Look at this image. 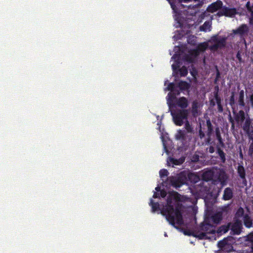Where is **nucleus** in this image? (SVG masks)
<instances>
[{
    "label": "nucleus",
    "mask_w": 253,
    "mask_h": 253,
    "mask_svg": "<svg viewBox=\"0 0 253 253\" xmlns=\"http://www.w3.org/2000/svg\"><path fill=\"white\" fill-rule=\"evenodd\" d=\"M223 7L222 2L220 0H217L209 5L207 10L210 12L213 13L218 10L220 9V10Z\"/></svg>",
    "instance_id": "nucleus-8"
},
{
    "label": "nucleus",
    "mask_w": 253,
    "mask_h": 253,
    "mask_svg": "<svg viewBox=\"0 0 253 253\" xmlns=\"http://www.w3.org/2000/svg\"><path fill=\"white\" fill-rule=\"evenodd\" d=\"M199 136L201 139L203 138L205 136V134L202 130L201 127H200V128L199 130Z\"/></svg>",
    "instance_id": "nucleus-44"
},
{
    "label": "nucleus",
    "mask_w": 253,
    "mask_h": 253,
    "mask_svg": "<svg viewBox=\"0 0 253 253\" xmlns=\"http://www.w3.org/2000/svg\"><path fill=\"white\" fill-rule=\"evenodd\" d=\"M227 176L225 173L224 171L220 172L219 173L218 179L219 181L222 184H224V183L226 182L227 180Z\"/></svg>",
    "instance_id": "nucleus-27"
},
{
    "label": "nucleus",
    "mask_w": 253,
    "mask_h": 253,
    "mask_svg": "<svg viewBox=\"0 0 253 253\" xmlns=\"http://www.w3.org/2000/svg\"><path fill=\"white\" fill-rule=\"evenodd\" d=\"M153 197L154 198H159V193H158L157 192H155L154 193V194H153Z\"/></svg>",
    "instance_id": "nucleus-54"
},
{
    "label": "nucleus",
    "mask_w": 253,
    "mask_h": 253,
    "mask_svg": "<svg viewBox=\"0 0 253 253\" xmlns=\"http://www.w3.org/2000/svg\"><path fill=\"white\" fill-rule=\"evenodd\" d=\"M159 174L160 177L163 178L168 175L169 172L166 169H162L160 170Z\"/></svg>",
    "instance_id": "nucleus-38"
},
{
    "label": "nucleus",
    "mask_w": 253,
    "mask_h": 253,
    "mask_svg": "<svg viewBox=\"0 0 253 253\" xmlns=\"http://www.w3.org/2000/svg\"><path fill=\"white\" fill-rule=\"evenodd\" d=\"M221 147H219V146H216V153L220 157V159L221 161L224 163L226 161V156L225 154L223 152V151L221 149Z\"/></svg>",
    "instance_id": "nucleus-19"
},
{
    "label": "nucleus",
    "mask_w": 253,
    "mask_h": 253,
    "mask_svg": "<svg viewBox=\"0 0 253 253\" xmlns=\"http://www.w3.org/2000/svg\"><path fill=\"white\" fill-rule=\"evenodd\" d=\"M251 105H252V107H253V102H251Z\"/></svg>",
    "instance_id": "nucleus-61"
},
{
    "label": "nucleus",
    "mask_w": 253,
    "mask_h": 253,
    "mask_svg": "<svg viewBox=\"0 0 253 253\" xmlns=\"http://www.w3.org/2000/svg\"><path fill=\"white\" fill-rule=\"evenodd\" d=\"M241 164H239L237 168V172L240 178L244 180L246 179V172L245 169L243 166L242 165L243 162H241Z\"/></svg>",
    "instance_id": "nucleus-14"
},
{
    "label": "nucleus",
    "mask_w": 253,
    "mask_h": 253,
    "mask_svg": "<svg viewBox=\"0 0 253 253\" xmlns=\"http://www.w3.org/2000/svg\"><path fill=\"white\" fill-rule=\"evenodd\" d=\"M170 114L174 124L177 126H182L188 120L189 110L187 109H175L170 111Z\"/></svg>",
    "instance_id": "nucleus-2"
},
{
    "label": "nucleus",
    "mask_w": 253,
    "mask_h": 253,
    "mask_svg": "<svg viewBox=\"0 0 253 253\" xmlns=\"http://www.w3.org/2000/svg\"><path fill=\"white\" fill-rule=\"evenodd\" d=\"M250 102H253V93L250 96Z\"/></svg>",
    "instance_id": "nucleus-58"
},
{
    "label": "nucleus",
    "mask_w": 253,
    "mask_h": 253,
    "mask_svg": "<svg viewBox=\"0 0 253 253\" xmlns=\"http://www.w3.org/2000/svg\"><path fill=\"white\" fill-rule=\"evenodd\" d=\"M251 140H253V126L249 129V131H245Z\"/></svg>",
    "instance_id": "nucleus-37"
},
{
    "label": "nucleus",
    "mask_w": 253,
    "mask_h": 253,
    "mask_svg": "<svg viewBox=\"0 0 253 253\" xmlns=\"http://www.w3.org/2000/svg\"><path fill=\"white\" fill-rule=\"evenodd\" d=\"M169 161L175 165H178L180 164V163H179V162L177 160L173 158H170Z\"/></svg>",
    "instance_id": "nucleus-43"
},
{
    "label": "nucleus",
    "mask_w": 253,
    "mask_h": 253,
    "mask_svg": "<svg viewBox=\"0 0 253 253\" xmlns=\"http://www.w3.org/2000/svg\"><path fill=\"white\" fill-rule=\"evenodd\" d=\"M227 245V241L226 239H224L218 242L217 245L219 248L223 249Z\"/></svg>",
    "instance_id": "nucleus-33"
},
{
    "label": "nucleus",
    "mask_w": 253,
    "mask_h": 253,
    "mask_svg": "<svg viewBox=\"0 0 253 253\" xmlns=\"http://www.w3.org/2000/svg\"><path fill=\"white\" fill-rule=\"evenodd\" d=\"M178 66L177 65L172 64V69L173 70V73H176L178 71Z\"/></svg>",
    "instance_id": "nucleus-48"
},
{
    "label": "nucleus",
    "mask_w": 253,
    "mask_h": 253,
    "mask_svg": "<svg viewBox=\"0 0 253 253\" xmlns=\"http://www.w3.org/2000/svg\"><path fill=\"white\" fill-rule=\"evenodd\" d=\"M167 192L164 190L160 191V195L162 198H165L167 196Z\"/></svg>",
    "instance_id": "nucleus-50"
},
{
    "label": "nucleus",
    "mask_w": 253,
    "mask_h": 253,
    "mask_svg": "<svg viewBox=\"0 0 253 253\" xmlns=\"http://www.w3.org/2000/svg\"><path fill=\"white\" fill-rule=\"evenodd\" d=\"M239 105L241 107H244L245 106V103L244 102V90H241L239 93L238 98Z\"/></svg>",
    "instance_id": "nucleus-22"
},
{
    "label": "nucleus",
    "mask_w": 253,
    "mask_h": 253,
    "mask_svg": "<svg viewBox=\"0 0 253 253\" xmlns=\"http://www.w3.org/2000/svg\"><path fill=\"white\" fill-rule=\"evenodd\" d=\"M217 105L218 111L219 113H222L223 112V107H222V105L221 104V103H217Z\"/></svg>",
    "instance_id": "nucleus-46"
},
{
    "label": "nucleus",
    "mask_w": 253,
    "mask_h": 253,
    "mask_svg": "<svg viewBox=\"0 0 253 253\" xmlns=\"http://www.w3.org/2000/svg\"><path fill=\"white\" fill-rule=\"evenodd\" d=\"M246 240L252 243L251 249L253 251V231L247 235Z\"/></svg>",
    "instance_id": "nucleus-32"
},
{
    "label": "nucleus",
    "mask_w": 253,
    "mask_h": 253,
    "mask_svg": "<svg viewBox=\"0 0 253 253\" xmlns=\"http://www.w3.org/2000/svg\"><path fill=\"white\" fill-rule=\"evenodd\" d=\"M214 92H217V94H218V92H219V87H218V86H215L214 87Z\"/></svg>",
    "instance_id": "nucleus-55"
},
{
    "label": "nucleus",
    "mask_w": 253,
    "mask_h": 253,
    "mask_svg": "<svg viewBox=\"0 0 253 253\" xmlns=\"http://www.w3.org/2000/svg\"><path fill=\"white\" fill-rule=\"evenodd\" d=\"M243 221L245 226L248 228H251L253 225V221L251 217L246 214L244 216Z\"/></svg>",
    "instance_id": "nucleus-20"
},
{
    "label": "nucleus",
    "mask_w": 253,
    "mask_h": 253,
    "mask_svg": "<svg viewBox=\"0 0 253 253\" xmlns=\"http://www.w3.org/2000/svg\"><path fill=\"white\" fill-rule=\"evenodd\" d=\"M174 87H175L174 84L173 83H170L169 84V85L167 87V89L168 90H170L171 91H175L177 92V93H176L177 95H179L180 94L179 91L175 90Z\"/></svg>",
    "instance_id": "nucleus-34"
},
{
    "label": "nucleus",
    "mask_w": 253,
    "mask_h": 253,
    "mask_svg": "<svg viewBox=\"0 0 253 253\" xmlns=\"http://www.w3.org/2000/svg\"><path fill=\"white\" fill-rule=\"evenodd\" d=\"M235 96L234 92L232 93L231 96L229 99V104L232 107V109H234V106L235 105Z\"/></svg>",
    "instance_id": "nucleus-36"
},
{
    "label": "nucleus",
    "mask_w": 253,
    "mask_h": 253,
    "mask_svg": "<svg viewBox=\"0 0 253 253\" xmlns=\"http://www.w3.org/2000/svg\"><path fill=\"white\" fill-rule=\"evenodd\" d=\"M229 121L231 123V127L234 128L235 126L234 121L231 117V115L229 116Z\"/></svg>",
    "instance_id": "nucleus-49"
},
{
    "label": "nucleus",
    "mask_w": 253,
    "mask_h": 253,
    "mask_svg": "<svg viewBox=\"0 0 253 253\" xmlns=\"http://www.w3.org/2000/svg\"><path fill=\"white\" fill-rule=\"evenodd\" d=\"M233 197V191L229 187L226 188L224 190L223 199L224 200H229Z\"/></svg>",
    "instance_id": "nucleus-13"
},
{
    "label": "nucleus",
    "mask_w": 253,
    "mask_h": 253,
    "mask_svg": "<svg viewBox=\"0 0 253 253\" xmlns=\"http://www.w3.org/2000/svg\"><path fill=\"white\" fill-rule=\"evenodd\" d=\"M215 130L216 139L218 141L216 146H219V147H221L222 148L225 147V144L222 138L219 128L218 127H216Z\"/></svg>",
    "instance_id": "nucleus-12"
},
{
    "label": "nucleus",
    "mask_w": 253,
    "mask_h": 253,
    "mask_svg": "<svg viewBox=\"0 0 253 253\" xmlns=\"http://www.w3.org/2000/svg\"><path fill=\"white\" fill-rule=\"evenodd\" d=\"M246 6L249 11L251 12L252 13H253V9L252 6V4L250 1H248L247 2Z\"/></svg>",
    "instance_id": "nucleus-41"
},
{
    "label": "nucleus",
    "mask_w": 253,
    "mask_h": 253,
    "mask_svg": "<svg viewBox=\"0 0 253 253\" xmlns=\"http://www.w3.org/2000/svg\"><path fill=\"white\" fill-rule=\"evenodd\" d=\"M150 205L152 207V211L153 212L158 211L160 209V205L159 203L154 202L152 199L150 200Z\"/></svg>",
    "instance_id": "nucleus-26"
},
{
    "label": "nucleus",
    "mask_w": 253,
    "mask_h": 253,
    "mask_svg": "<svg viewBox=\"0 0 253 253\" xmlns=\"http://www.w3.org/2000/svg\"><path fill=\"white\" fill-rule=\"evenodd\" d=\"M196 48L200 52L205 51L208 48V44L205 42L200 43L198 45Z\"/></svg>",
    "instance_id": "nucleus-30"
},
{
    "label": "nucleus",
    "mask_w": 253,
    "mask_h": 253,
    "mask_svg": "<svg viewBox=\"0 0 253 253\" xmlns=\"http://www.w3.org/2000/svg\"><path fill=\"white\" fill-rule=\"evenodd\" d=\"M252 8H253V4H252Z\"/></svg>",
    "instance_id": "nucleus-64"
},
{
    "label": "nucleus",
    "mask_w": 253,
    "mask_h": 253,
    "mask_svg": "<svg viewBox=\"0 0 253 253\" xmlns=\"http://www.w3.org/2000/svg\"><path fill=\"white\" fill-rule=\"evenodd\" d=\"M250 31V29L247 24H243L241 25L236 29L233 30L232 32L235 35H239L241 38H243L245 42L246 40L245 37L248 36Z\"/></svg>",
    "instance_id": "nucleus-6"
},
{
    "label": "nucleus",
    "mask_w": 253,
    "mask_h": 253,
    "mask_svg": "<svg viewBox=\"0 0 253 253\" xmlns=\"http://www.w3.org/2000/svg\"><path fill=\"white\" fill-rule=\"evenodd\" d=\"M245 123L244 124L243 129L244 131H249V129L251 128L252 121L250 117H248L245 120Z\"/></svg>",
    "instance_id": "nucleus-25"
},
{
    "label": "nucleus",
    "mask_w": 253,
    "mask_h": 253,
    "mask_svg": "<svg viewBox=\"0 0 253 253\" xmlns=\"http://www.w3.org/2000/svg\"><path fill=\"white\" fill-rule=\"evenodd\" d=\"M187 179H188L191 182L195 184L197 183L200 180L199 176L194 173H189L187 175Z\"/></svg>",
    "instance_id": "nucleus-18"
},
{
    "label": "nucleus",
    "mask_w": 253,
    "mask_h": 253,
    "mask_svg": "<svg viewBox=\"0 0 253 253\" xmlns=\"http://www.w3.org/2000/svg\"><path fill=\"white\" fill-rule=\"evenodd\" d=\"M242 229V221L239 220H236L231 225V230L233 232V235H239L241 234Z\"/></svg>",
    "instance_id": "nucleus-7"
},
{
    "label": "nucleus",
    "mask_w": 253,
    "mask_h": 253,
    "mask_svg": "<svg viewBox=\"0 0 253 253\" xmlns=\"http://www.w3.org/2000/svg\"><path fill=\"white\" fill-rule=\"evenodd\" d=\"M181 77H185L188 74V70L185 66L178 69Z\"/></svg>",
    "instance_id": "nucleus-31"
},
{
    "label": "nucleus",
    "mask_w": 253,
    "mask_h": 253,
    "mask_svg": "<svg viewBox=\"0 0 253 253\" xmlns=\"http://www.w3.org/2000/svg\"><path fill=\"white\" fill-rule=\"evenodd\" d=\"M184 234H185V235H187V234H187V233H186V232H184Z\"/></svg>",
    "instance_id": "nucleus-63"
},
{
    "label": "nucleus",
    "mask_w": 253,
    "mask_h": 253,
    "mask_svg": "<svg viewBox=\"0 0 253 253\" xmlns=\"http://www.w3.org/2000/svg\"><path fill=\"white\" fill-rule=\"evenodd\" d=\"M170 185L174 188L178 189L182 185L187 184V177L186 172H180L176 176L169 177Z\"/></svg>",
    "instance_id": "nucleus-3"
},
{
    "label": "nucleus",
    "mask_w": 253,
    "mask_h": 253,
    "mask_svg": "<svg viewBox=\"0 0 253 253\" xmlns=\"http://www.w3.org/2000/svg\"><path fill=\"white\" fill-rule=\"evenodd\" d=\"M213 173L211 170L206 171L202 175V179L206 182L211 181L212 179Z\"/></svg>",
    "instance_id": "nucleus-17"
},
{
    "label": "nucleus",
    "mask_w": 253,
    "mask_h": 253,
    "mask_svg": "<svg viewBox=\"0 0 253 253\" xmlns=\"http://www.w3.org/2000/svg\"><path fill=\"white\" fill-rule=\"evenodd\" d=\"M241 53V52L240 50L238 51L236 54V58H237L240 63H244V60L242 59Z\"/></svg>",
    "instance_id": "nucleus-40"
},
{
    "label": "nucleus",
    "mask_w": 253,
    "mask_h": 253,
    "mask_svg": "<svg viewBox=\"0 0 253 253\" xmlns=\"http://www.w3.org/2000/svg\"><path fill=\"white\" fill-rule=\"evenodd\" d=\"M216 79L215 80V81H216V80L220 77V72L218 70V69H217V67H216Z\"/></svg>",
    "instance_id": "nucleus-52"
},
{
    "label": "nucleus",
    "mask_w": 253,
    "mask_h": 253,
    "mask_svg": "<svg viewBox=\"0 0 253 253\" xmlns=\"http://www.w3.org/2000/svg\"><path fill=\"white\" fill-rule=\"evenodd\" d=\"M191 6V5H189V6H188V8H190Z\"/></svg>",
    "instance_id": "nucleus-62"
},
{
    "label": "nucleus",
    "mask_w": 253,
    "mask_h": 253,
    "mask_svg": "<svg viewBox=\"0 0 253 253\" xmlns=\"http://www.w3.org/2000/svg\"><path fill=\"white\" fill-rule=\"evenodd\" d=\"M214 97L216 100V104L221 103V99L217 92H214Z\"/></svg>",
    "instance_id": "nucleus-39"
},
{
    "label": "nucleus",
    "mask_w": 253,
    "mask_h": 253,
    "mask_svg": "<svg viewBox=\"0 0 253 253\" xmlns=\"http://www.w3.org/2000/svg\"><path fill=\"white\" fill-rule=\"evenodd\" d=\"M227 38L219 37L218 35H215L211 37L210 42H214V44L210 46V49L212 51H216L218 49H222L226 46Z\"/></svg>",
    "instance_id": "nucleus-4"
},
{
    "label": "nucleus",
    "mask_w": 253,
    "mask_h": 253,
    "mask_svg": "<svg viewBox=\"0 0 253 253\" xmlns=\"http://www.w3.org/2000/svg\"><path fill=\"white\" fill-rule=\"evenodd\" d=\"M211 104L212 105V106H214L215 105V103L214 102V101H213V100H211Z\"/></svg>",
    "instance_id": "nucleus-59"
},
{
    "label": "nucleus",
    "mask_w": 253,
    "mask_h": 253,
    "mask_svg": "<svg viewBox=\"0 0 253 253\" xmlns=\"http://www.w3.org/2000/svg\"><path fill=\"white\" fill-rule=\"evenodd\" d=\"M164 149H165L166 152L169 153V151L167 148L166 145L165 144H164Z\"/></svg>",
    "instance_id": "nucleus-57"
},
{
    "label": "nucleus",
    "mask_w": 253,
    "mask_h": 253,
    "mask_svg": "<svg viewBox=\"0 0 253 253\" xmlns=\"http://www.w3.org/2000/svg\"><path fill=\"white\" fill-rule=\"evenodd\" d=\"M244 214V210L242 207H240L237 211L235 216L237 217L240 218Z\"/></svg>",
    "instance_id": "nucleus-35"
},
{
    "label": "nucleus",
    "mask_w": 253,
    "mask_h": 253,
    "mask_svg": "<svg viewBox=\"0 0 253 253\" xmlns=\"http://www.w3.org/2000/svg\"><path fill=\"white\" fill-rule=\"evenodd\" d=\"M178 87L180 91H183L189 90L190 84L186 81H180L178 84Z\"/></svg>",
    "instance_id": "nucleus-15"
},
{
    "label": "nucleus",
    "mask_w": 253,
    "mask_h": 253,
    "mask_svg": "<svg viewBox=\"0 0 253 253\" xmlns=\"http://www.w3.org/2000/svg\"><path fill=\"white\" fill-rule=\"evenodd\" d=\"M155 190H156V191H157V192H159V191H161V188H160V186H157V187L155 188Z\"/></svg>",
    "instance_id": "nucleus-56"
},
{
    "label": "nucleus",
    "mask_w": 253,
    "mask_h": 253,
    "mask_svg": "<svg viewBox=\"0 0 253 253\" xmlns=\"http://www.w3.org/2000/svg\"><path fill=\"white\" fill-rule=\"evenodd\" d=\"M211 27V25L210 22L206 21L203 25L200 26V30L201 31L207 32L208 30H210Z\"/></svg>",
    "instance_id": "nucleus-28"
},
{
    "label": "nucleus",
    "mask_w": 253,
    "mask_h": 253,
    "mask_svg": "<svg viewBox=\"0 0 253 253\" xmlns=\"http://www.w3.org/2000/svg\"><path fill=\"white\" fill-rule=\"evenodd\" d=\"M211 218L214 223L218 224L222 219V214L220 212L216 213L213 214Z\"/></svg>",
    "instance_id": "nucleus-21"
},
{
    "label": "nucleus",
    "mask_w": 253,
    "mask_h": 253,
    "mask_svg": "<svg viewBox=\"0 0 253 253\" xmlns=\"http://www.w3.org/2000/svg\"><path fill=\"white\" fill-rule=\"evenodd\" d=\"M176 105L181 108V109H186L188 106V99L185 97H179L176 101Z\"/></svg>",
    "instance_id": "nucleus-11"
},
{
    "label": "nucleus",
    "mask_w": 253,
    "mask_h": 253,
    "mask_svg": "<svg viewBox=\"0 0 253 253\" xmlns=\"http://www.w3.org/2000/svg\"><path fill=\"white\" fill-rule=\"evenodd\" d=\"M184 127L186 130V133H193L194 131L193 128L192 126L190 124L188 120L185 122Z\"/></svg>",
    "instance_id": "nucleus-29"
},
{
    "label": "nucleus",
    "mask_w": 253,
    "mask_h": 253,
    "mask_svg": "<svg viewBox=\"0 0 253 253\" xmlns=\"http://www.w3.org/2000/svg\"><path fill=\"white\" fill-rule=\"evenodd\" d=\"M174 200L175 201L180 200V195L177 192L169 193L167 199V204L161 212L170 225L178 229V227L175 224L182 225L184 223L181 212L182 205L176 203L174 208L173 205Z\"/></svg>",
    "instance_id": "nucleus-1"
},
{
    "label": "nucleus",
    "mask_w": 253,
    "mask_h": 253,
    "mask_svg": "<svg viewBox=\"0 0 253 253\" xmlns=\"http://www.w3.org/2000/svg\"><path fill=\"white\" fill-rule=\"evenodd\" d=\"M206 125L208 128L207 135H211L213 131V128L210 119L206 120Z\"/></svg>",
    "instance_id": "nucleus-24"
},
{
    "label": "nucleus",
    "mask_w": 253,
    "mask_h": 253,
    "mask_svg": "<svg viewBox=\"0 0 253 253\" xmlns=\"http://www.w3.org/2000/svg\"><path fill=\"white\" fill-rule=\"evenodd\" d=\"M199 107V103L197 100L192 102L191 113L194 117H197L198 115Z\"/></svg>",
    "instance_id": "nucleus-16"
},
{
    "label": "nucleus",
    "mask_w": 253,
    "mask_h": 253,
    "mask_svg": "<svg viewBox=\"0 0 253 253\" xmlns=\"http://www.w3.org/2000/svg\"><path fill=\"white\" fill-rule=\"evenodd\" d=\"M187 133L185 130L178 129L176 133L175 134V139L177 140H180L184 144L187 140Z\"/></svg>",
    "instance_id": "nucleus-9"
},
{
    "label": "nucleus",
    "mask_w": 253,
    "mask_h": 253,
    "mask_svg": "<svg viewBox=\"0 0 253 253\" xmlns=\"http://www.w3.org/2000/svg\"><path fill=\"white\" fill-rule=\"evenodd\" d=\"M206 233L202 232L199 235V238L200 239H204V238H205L206 237Z\"/></svg>",
    "instance_id": "nucleus-53"
},
{
    "label": "nucleus",
    "mask_w": 253,
    "mask_h": 253,
    "mask_svg": "<svg viewBox=\"0 0 253 253\" xmlns=\"http://www.w3.org/2000/svg\"><path fill=\"white\" fill-rule=\"evenodd\" d=\"M233 113L235 115V120L237 123H243L245 121V113L243 110H240L238 113L233 110Z\"/></svg>",
    "instance_id": "nucleus-10"
},
{
    "label": "nucleus",
    "mask_w": 253,
    "mask_h": 253,
    "mask_svg": "<svg viewBox=\"0 0 253 253\" xmlns=\"http://www.w3.org/2000/svg\"><path fill=\"white\" fill-rule=\"evenodd\" d=\"M238 14V12L236 8H230L226 6H223L222 9L217 13V15L219 16H225L231 18L234 17Z\"/></svg>",
    "instance_id": "nucleus-5"
},
{
    "label": "nucleus",
    "mask_w": 253,
    "mask_h": 253,
    "mask_svg": "<svg viewBox=\"0 0 253 253\" xmlns=\"http://www.w3.org/2000/svg\"><path fill=\"white\" fill-rule=\"evenodd\" d=\"M200 52L199 51V50H198V49L197 48H196L195 49H194L191 50V53L192 55L197 56L199 55V54H200Z\"/></svg>",
    "instance_id": "nucleus-42"
},
{
    "label": "nucleus",
    "mask_w": 253,
    "mask_h": 253,
    "mask_svg": "<svg viewBox=\"0 0 253 253\" xmlns=\"http://www.w3.org/2000/svg\"><path fill=\"white\" fill-rule=\"evenodd\" d=\"M240 157H241L242 158H243V154H242V152H241V153H240Z\"/></svg>",
    "instance_id": "nucleus-60"
},
{
    "label": "nucleus",
    "mask_w": 253,
    "mask_h": 253,
    "mask_svg": "<svg viewBox=\"0 0 253 253\" xmlns=\"http://www.w3.org/2000/svg\"><path fill=\"white\" fill-rule=\"evenodd\" d=\"M211 135H207V138L206 140V143L208 145H210L212 143V142H211Z\"/></svg>",
    "instance_id": "nucleus-47"
},
{
    "label": "nucleus",
    "mask_w": 253,
    "mask_h": 253,
    "mask_svg": "<svg viewBox=\"0 0 253 253\" xmlns=\"http://www.w3.org/2000/svg\"><path fill=\"white\" fill-rule=\"evenodd\" d=\"M215 151V149L212 146H211L209 148V152L210 153H213Z\"/></svg>",
    "instance_id": "nucleus-51"
},
{
    "label": "nucleus",
    "mask_w": 253,
    "mask_h": 253,
    "mask_svg": "<svg viewBox=\"0 0 253 253\" xmlns=\"http://www.w3.org/2000/svg\"><path fill=\"white\" fill-rule=\"evenodd\" d=\"M252 140V142L250 145L249 149V154L250 155H252L253 154V140Z\"/></svg>",
    "instance_id": "nucleus-45"
},
{
    "label": "nucleus",
    "mask_w": 253,
    "mask_h": 253,
    "mask_svg": "<svg viewBox=\"0 0 253 253\" xmlns=\"http://www.w3.org/2000/svg\"><path fill=\"white\" fill-rule=\"evenodd\" d=\"M202 229L208 233H214L215 231L213 229L212 226L209 223H206L202 226Z\"/></svg>",
    "instance_id": "nucleus-23"
}]
</instances>
